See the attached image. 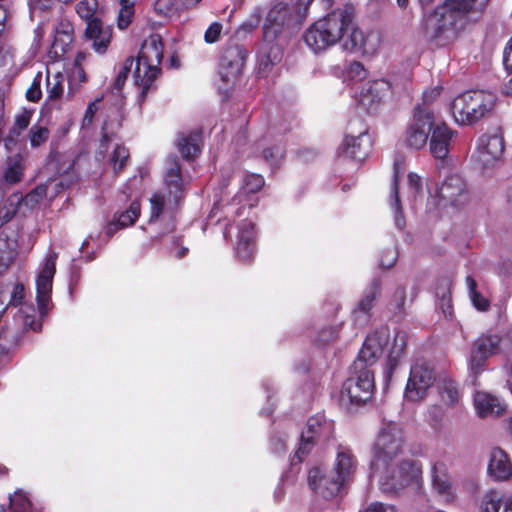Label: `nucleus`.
Wrapping results in <instances>:
<instances>
[{
    "label": "nucleus",
    "instance_id": "obj_1",
    "mask_svg": "<svg viewBox=\"0 0 512 512\" xmlns=\"http://www.w3.org/2000/svg\"><path fill=\"white\" fill-rule=\"evenodd\" d=\"M390 330L387 326L377 327L369 334L358 357L350 367V376L342 384L340 400L343 404L359 406L371 399L375 387L371 367L388 345Z\"/></svg>",
    "mask_w": 512,
    "mask_h": 512
},
{
    "label": "nucleus",
    "instance_id": "obj_2",
    "mask_svg": "<svg viewBox=\"0 0 512 512\" xmlns=\"http://www.w3.org/2000/svg\"><path fill=\"white\" fill-rule=\"evenodd\" d=\"M483 8L488 0H446L425 17L423 30L428 42L445 47L453 42L463 29L467 13L474 3Z\"/></svg>",
    "mask_w": 512,
    "mask_h": 512
},
{
    "label": "nucleus",
    "instance_id": "obj_3",
    "mask_svg": "<svg viewBox=\"0 0 512 512\" xmlns=\"http://www.w3.org/2000/svg\"><path fill=\"white\" fill-rule=\"evenodd\" d=\"M185 184L182 178L181 166L176 156L171 157L170 166L164 177L163 188L150 198L149 224L158 220H167L166 232L174 229V213L184 197Z\"/></svg>",
    "mask_w": 512,
    "mask_h": 512
},
{
    "label": "nucleus",
    "instance_id": "obj_4",
    "mask_svg": "<svg viewBox=\"0 0 512 512\" xmlns=\"http://www.w3.org/2000/svg\"><path fill=\"white\" fill-rule=\"evenodd\" d=\"M357 464L358 462L352 449L347 445L339 444L336 451L333 475L325 476L319 467H313L308 472L309 487L324 498H332L351 479Z\"/></svg>",
    "mask_w": 512,
    "mask_h": 512
},
{
    "label": "nucleus",
    "instance_id": "obj_5",
    "mask_svg": "<svg viewBox=\"0 0 512 512\" xmlns=\"http://www.w3.org/2000/svg\"><path fill=\"white\" fill-rule=\"evenodd\" d=\"M352 14L336 9L314 22L303 34L305 44L315 53L335 45L351 29Z\"/></svg>",
    "mask_w": 512,
    "mask_h": 512
},
{
    "label": "nucleus",
    "instance_id": "obj_6",
    "mask_svg": "<svg viewBox=\"0 0 512 512\" xmlns=\"http://www.w3.org/2000/svg\"><path fill=\"white\" fill-rule=\"evenodd\" d=\"M163 58V43L159 35H151L143 42L135 62L134 84L140 89L139 102L155 89Z\"/></svg>",
    "mask_w": 512,
    "mask_h": 512
},
{
    "label": "nucleus",
    "instance_id": "obj_7",
    "mask_svg": "<svg viewBox=\"0 0 512 512\" xmlns=\"http://www.w3.org/2000/svg\"><path fill=\"white\" fill-rule=\"evenodd\" d=\"M496 96L489 91L468 90L459 94L451 103V112L456 123L471 125L491 112Z\"/></svg>",
    "mask_w": 512,
    "mask_h": 512
},
{
    "label": "nucleus",
    "instance_id": "obj_8",
    "mask_svg": "<svg viewBox=\"0 0 512 512\" xmlns=\"http://www.w3.org/2000/svg\"><path fill=\"white\" fill-rule=\"evenodd\" d=\"M403 431L396 422L383 423L374 444V460L371 463L372 470L376 472L381 465H386L402 451Z\"/></svg>",
    "mask_w": 512,
    "mask_h": 512
},
{
    "label": "nucleus",
    "instance_id": "obj_9",
    "mask_svg": "<svg viewBox=\"0 0 512 512\" xmlns=\"http://www.w3.org/2000/svg\"><path fill=\"white\" fill-rule=\"evenodd\" d=\"M372 137L368 127L361 119H353L349 122L347 133L339 150L346 157L356 161H363L370 153Z\"/></svg>",
    "mask_w": 512,
    "mask_h": 512
},
{
    "label": "nucleus",
    "instance_id": "obj_10",
    "mask_svg": "<svg viewBox=\"0 0 512 512\" xmlns=\"http://www.w3.org/2000/svg\"><path fill=\"white\" fill-rule=\"evenodd\" d=\"M382 466L385 472L380 476L379 486L387 494L397 493L420 475V469L414 460H404L397 466L388 462Z\"/></svg>",
    "mask_w": 512,
    "mask_h": 512
},
{
    "label": "nucleus",
    "instance_id": "obj_11",
    "mask_svg": "<svg viewBox=\"0 0 512 512\" xmlns=\"http://www.w3.org/2000/svg\"><path fill=\"white\" fill-rule=\"evenodd\" d=\"M501 337L498 334H483L472 344L468 368L472 382L477 385L478 376L487 369V360L500 351Z\"/></svg>",
    "mask_w": 512,
    "mask_h": 512
},
{
    "label": "nucleus",
    "instance_id": "obj_12",
    "mask_svg": "<svg viewBox=\"0 0 512 512\" xmlns=\"http://www.w3.org/2000/svg\"><path fill=\"white\" fill-rule=\"evenodd\" d=\"M333 433L334 423L327 419L324 414L318 413L310 417L307 421V429L302 432L299 447L291 460L292 464L295 463L296 459L301 462L304 456L309 453L315 441H326Z\"/></svg>",
    "mask_w": 512,
    "mask_h": 512
},
{
    "label": "nucleus",
    "instance_id": "obj_13",
    "mask_svg": "<svg viewBox=\"0 0 512 512\" xmlns=\"http://www.w3.org/2000/svg\"><path fill=\"white\" fill-rule=\"evenodd\" d=\"M435 380L436 375L430 364L422 359L416 360L410 368L404 399L409 402H418L424 399Z\"/></svg>",
    "mask_w": 512,
    "mask_h": 512
},
{
    "label": "nucleus",
    "instance_id": "obj_14",
    "mask_svg": "<svg viewBox=\"0 0 512 512\" xmlns=\"http://www.w3.org/2000/svg\"><path fill=\"white\" fill-rule=\"evenodd\" d=\"M58 254L50 251L44 257L36 277V301L40 315L47 314L51 305L53 278L56 272Z\"/></svg>",
    "mask_w": 512,
    "mask_h": 512
},
{
    "label": "nucleus",
    "instance_id": "obj_15",
    "mask_svg": "<svg viewBox=\"0 0 512 512\" xmlns=\"http://www.w3.org/2000/svg\"><path fill=\"white\" fill-rule=\"evenodd\" d=\"M433 114L428 107L415 108L413 120L406 130L405 144L408 148L420 150L426 146L433 125Z\"/></svg>",
    "mask_w": 512,
    "mask_h": 512
},
{
    "label": "nucleus",
    "instance_id": "obj_16",
    "mask_svg": "<svg viewBox=\"0 0 512 512\" xmlns=\"http://www.w3.org/2000/svg\"><path fill=\"white\" fill-rule=\"evenodd\" d=\"M247 57V51L242 45H227L222 52L219 62V76L226 85H233L240 77Z\"/></svg>",
    "mask_w": 512,
    "mask_h": 512
},
{
    "label": "nucleus",
    "instance_id": "obj_17",
    "mask_svg": "<svg viewBox=\"0 0 512 512\" xmlns=\"http://www.w3.org/2000/svg\"><path fill=\"white\" fill-rule=\"evenodd\" d=\"M503 151L504 141L501 135L498 133L484 134L478 138L472 158L485 168L499 160Z\"/></svg>",
    "mask_w": 512,
    "mask_h": 512
},
{
    "label": "nucleus",
    "instance_id": "obj_18",
    "mask_svg": "<svg viewBox=\"0 0 512 512\" xmlns=\"http://www.w3.org/2000/svg\"><path fill=\"white\" fill-rule=\"evenodd\" d=\"M457 132L451 129L444 121L437 122L433 115V125L429 131V150L436 159L443 160L447 157L453 137Z\"/></svg>",
    "mask_w": 512,
    "mask_h": 512
},
{
    "label": "nucleus",
    "instance_id": "obj_19",
    "mask_svg": "<svg viewBox=\"0 0 512 512\" xmlns=\"http://www.w3.org/2000/svg\"><path fill=\"white\" fill-rule=\"evenodd\" d=\"M291 22L290 9L283 4L273 6L267 13L263 25V39L272 43Z\"/></svg>",
    "mask_w": 512,
    "mask_h": 512
},
{
    "label": "nucleus",
    "instance_id": "obj_20",
    "mask_svg": "<svg viewBox=\"0 0 512 512\" xmlns=\"http://www.w3.org/2000/svg\"><path fill=\"white\" fill-rule=\"evenodd\" d=\"M439 204L443 206H458L466 199L465 183L461 176L453 174L436 188Z\"/></svg>",
    "mask_w": 512,
    "mask_h": 512
},
{
    "label": "nucleus",
    "instance_id": "obj_21",
    "mask_svg": "<svg viewBox=\"0 0 512 512\" xmlns=\"http://www.w3.org/2000/svg\"><path fill=\"white\" fill-rule=\"evenodd\" d=\"M390 83L385 79H377L367 82L359 97V103L367 109L373 111L376 106L389 94Z\"/></svg>",
    "mask_w": 512,
    "mask_h": 512
},
{
    "label": "nucleus",
    "instance_id": "obj_22",
    "mask_svg": "<svg viewBox=\"0 0 512 512\" xmlns=\"http://www.w3.org/2000/svg\"><path fill=\"white\" fill-rule=\"evenodd\" d=\"M85 36L91 41V46L96 53L104 54L111 41L112 27L104 25L99 19H92L87 23Z\"/></svg>",
    "mask_w": 512,
    "mask_h": 512
},
{
    "label": "nucleus",
    "instance_id": "obj_23",
    "mask_svg": "<svg viewBox=\"0 0 512 512\" xmlns=\"http://www.w3.org/2000/svg\"><path fill=\"white\" fill-rule=\"evenodd\" d=\"M255 229L250 220H243L238 225V234L236 242V254L242 261L252 259L255 253Z\"/></svg>",
    "mask_w": 512,
    "mask_h": 512
},
{
    "label": "nucleus",
    "instance_id": "obj_24",
    "mask_svg": "<svg viewBox=\"0 0 512 512\" xmlns=\"http://www.w3.org/2000/svg\"><path fill=\"white\" fill-rule=\"evenodd\" d=\"M432 487L442 501L450 503L454 500L452 483L443 462H436L432 467Z\"/></svg>",
    "mask_w": 512,
    "mask_h": 512
},
{
    "label": "nucleus",
    "instance_id": "obj_25",
    "mask_svg": "<svg viewBox=\"0 0 512 512\" xmlns=\"http://www.w3.org/2000/svg\"><path fill=\"white\" fill-rule=\"evenodd\" d=\"M380 286V279L374 278L365 290L363 297L353 310V319L356 324L363 325L368 321L369 312L373 307L376 296L379 294Z\"/></svg>",
    "mask_w": 512,
    "mask_h": 512
},
{
    "label": "nucleus",
    "instance_id": "obj_26",
    "mask_svg": "<svg viewBox=\"0 0 512 512\" xmlns=\"http://www.w3.org/2000/svg\"><path fill=\"white\" fill-rule=\"evenodd\" d=\"M380 286V279L374 278L365 290L363 297L353 310V319L356 324L363 325L368 321L369 312L373 307L376 296L379 294Z\"/></svg>",
    "mask_w": 512,
    "mask_h": 512
},
{
    "label": "nucleus",
    "instance_id": "obj_27",
    "mask_svg": "<svg viewBox=\"0 0 512 512\" xmlns=\"http://www.w3.org/2000/svg\"><path fill=\"white\" fill-rule=\"evenodd\" d=\"M488 473L496 481H504L512 476V464L507 454L500 448H494L490 454Z\"/></svg>",
    "mask_w": 512,
    "mask_h": 512
},
{
    "label": "nucleus",
    "instance_id": "obj_28",
    "mask_svg": "<svg viewBox=\"0 0 512 512\" xmlns=\"http://www.w3.org/2000/svg\"><path fill=\"white\" fill-rule=\"evenodd\" d=\"M202 133L194 130L189 133H181L177 139V148L186 160H193L201 152Z\"/></svg>",
    "mask_w": 512,
    "mask_h": 512
},
{
    "label": "nucleus",
    "instance_id": "obj_29",
    "mask_svg": "<svg viewBox=\"0 0 512 512\" xmlns=\"http://www.w3.org/2000/svg\"><path fill=\"white\" fill-rule=\"evenodd\" d=\"M407 345V337L405 333L397 332L394 336L391 349L389 351L386 365L383 371V378L386 384L391 380V377L396 369L399 359L401 358Z\"/></svg>",
    "mask_w": 512,
    "mask_h": 512
},
{
    "label": "nucleus",
    "instance_id": "obj_30",
    "mask_svg": "<svg viewBox=\"0 0 512 512\" xmlns=\"http://www.w3.org/2000/svg\"><path fill=\"white\" fill-rule=\"evenodd\" d=\"M474 407L479 417L498 416L504 411L500 400L487 392H476L474 395Z\"/></svg>",
    "mask_w": 512,
    "mask_h": 512
},
{
    "label": "nucleus",
    "instance_id": "obj_31",
    "mask_svg": "<svg viewBox=\"0 0 512 512\" xmlns=\"http://www.w3.org/2000/svg\"><path fill=\"white\" fill-rule=\"evenodd\" d=\"M276 134L274 129L268 131L267 136L257 142V149L262 148V157L271 165V167L278 166L280 160L283 158L285 149L284 146L279 142L269 147H264L268 140V137H273Z\"/></svg>",
    "mask_w": 512,
    "mask_h": 512
},
{
    "label": "nucleus",
    "instance_id": "obj_32",
    "mask_svg": "<svg viewBox=\"0 0 512 512\" xmlns=\"http://www.w3.org/2000/svg\"><path fill=\"white\" fill-rule=\"evenodd\" d=\"M17 255V241L7 236H0V275L13 263Z\"/></svg>",
    "mask_w": 512,
    "mask_h": 512
},
{
    "label": "nucleus",
    "instance_id": "obj_33",
    "mask_svg": "<svg viewBox=\"0 0 512 512\" xmlns=\"http://www.w3.org/2000/svg\"><path fill=\"white\" fill-rule=\"evenodd\" d=\"M390 206L394 213V221L395 225L399 229H403L405 226V219L402 214V207L399 199V193H398V167L397 163L394 164V176L393 181L391 185V192H390Z\"/></svg>",
    "mask_w": 512,
    "mask_h": 512
},
{
    "label": "nucleus",
    "instance_id": "obj_34",
    "mask_svg": "<svg viewBox=\"0 0 512 512\" xmlns=\"http://www.w3.org/2000/svg\"><path fill=\"white\" fill-rule=\"evenodd\" d=\"M6 165L7 167L3 175L4 182L9 185L20 182L24 173L22 157L20 155L10 156L6 160Z\"/></svg>",
    "mask_w": 512,
    "mask_h": 512
},
{
    "label": "nucleus",
    "instance_id": "obj_35",
    "mask_svg": "<svg viewBox=\"0 0 512 512\" xmlns=\"http://www.w3.org/2000/svg\"><path fill=\"white\" fill-rule=\"evenodd\" d=\"M265 184L264 177L260 174H247L242 180L240 191L233 198L234 202L240 204L242 202V194L257 193Z\"/></svg>",
    "mask_w": 512,
    "mask_h": 512
},
{
    "label": "nucleus",
    "instance_id": "obj_36",
    "mask_svg": "<svg viewBox=\"0 0 512 512\" xmlns=\"http://www.w3.org/2000/svg\"><path fill=\"white\" fill-rule=\"evenodd\" d=\"M439 393L447 405L454 406L459 402L460 393L457 383L451 379H443L439 383Z\"/></svg>",
    "mask_w": 512,
    "mask_h": 512
},
{
    "label": "nucleus",
    "instance_id": "obj_37",
    "mask_svg": "<svg viewBox=\"0 0 512 512\" xmlns=\"http://www.w3.org/2000/svg\"><path fill=\"white\" fill-rule=\"evenodd\" d=\"M64 80L65 77L62 73H56L52 79H50L49 72L46 75V86H47V99L58 100L62 97L64 92Z\"/></svg>",
    "mask_w": 512,
    "mask_h": 512
},
{
    "label": "nucleus",
    "instance_id": "obj_38",
    "mask_svg": "<svg viewBox=\"0 0 512 512\" xmlns=\"http://www.w3.org/2000/svg\"><path fill=\"white\" fill-rule=\"evenodd\" d=\"M466 285L473 306L479 311L488 310L489 301L477 291V283L472 276L466 277Z\"/></svg>",
    "mask_w": 512,
    "mask_h": 512
},
{
    "label": "nucleus",
    "instance_id": "obj_39",
    "mask_svg": "<svg viewBox=\"0 0 512 512\" xmlns=\"http://www.w3.org/2000/svg\"><path fill=\"white\" fill-rule=\"evenodd\" d=\"M141 206L139 201L134 200L131 202L129 208L123 212H121L115 221L122 228L129 227L133 225L138 217L140 216Z\"/></svg>",
    "mask_w": 512,
    "mask_h": 512
},
{
    "label": "nucleus",
    "instance_id": "obj_40",
    "mask_svg": "<svg viewBox=\"0 0 512 512\" xmlns=\"http://www.w3.org/2000/svg\"><path fill=\"white\" fill-rule=\"evenodd\" d=\"M11 512H41L32 509V504L26 493L22 490L15 491L9 496Z\"/></svg>",
    "mask_w": 512,
    "mask_h": 512
},
{
    "label": "nucleus",
    "instance_id": "obj_41",
    "mask_svg": "<svg viewBox=\"0 0 512 512\" xmlns=\"http://www.w3.org/2000/svg\"><path fill=\"white\" fill-rule=\"evenodd\" d=\"M134 16V1L120 0V10L117 17V25L120 29L127 28Z\"/></svg>",
    "mask_w": 512,
    "mask_h": 512
},
{
    "label": "nucleus",
    "instance_id": "obj_42",
    "mask_svg": "<svg viewBox=\"0 0 512 512\" xmlns=\"http://www.w3.org/2000/svg\"><path fill=\"white\" fill-rule=\"evenodd\" d=\"M129 158V151L128 149L120 144H116L113 149V153L110 158V162L113 166V170L115 172L121 170L124 165L126 164L127 160Z\"/></svg>",
    "mask_w": 512,
    "mask_h": 512
},
{
    "label": "nucleus",
    "instance_id": "obj_43",
    "mask_svg": "<svg viewBox=\"0 0 512 512\" xmlns=\"http://www.w3.org/2000/svg\"><path fill=\"white\" fill-rule=\"evenodd\" d=\"M98 8V1L97 0H81L76 5V12L79 15L80 18L87 21H91L92 19H95L93 16Z\"/></svg>",
    "mask_w": 512,
    "mask_h": 512
},
{
    "label": "nucleus",
    "instance_id": "obj_44",
    "mask_svg": "<svg viewBox=\"0 0 512 512\" xmlns=\"http://www.w3.org/2000/svg\"><path fill=\"white\" fill-rule=\"evenodd\" d=\"M49 130L47 127L37 124L32 125L29 129V140L32 147H39L49 138Z\"/></svg>",
    "mask_w": 512,
    "mask_h": 512
},
{
    "label": "nucleus",
    "instance_id": "obj_45",
    "mask_svg": "<svg viewBox=\"0 0 512 512\" xmlns=\"http://www.w3.org/2000/svg\"><path fill=\"white\" fill-rule=\"evenodd\" d=\"M262 18V9L255 7L249 17L241 23L238 29V33H250L256 29Z\"/></svg>",
    "mask_w": 512,
    "mask_h": 512
},
{
    "label": "nucleus",
    "instance_id": "obj_46",
    "mask_svg": "<svg viewBox=\"0 0 512 512\" xmlns=\"http://www.w3.org/2000/svg\"><path fill=\"white\" fill-rule=\"evenodd\" d=\"M134 59L133 57H129L125 60V62L122 64L120 70L118 71L116 78L113 83V87L115 90L120 91L128 77V74L133 66Z\"/></svg>",
    "mask_w": 512,
    "mask_h": 512
},
{
    "label": "nucleus",
    "instance_id": "obj_47",
    "mask_svg": "<svg viewBox=\"0 0 512 512\" xmlns=\"http://www.w3.org/2000/svg\"><path fill=\"white\" fill-rule=\"evenodd\" d=\"M42 79H43L42 72H38L35 75V77L33 78L31 86L26 91V98L28 101L38 102L42 98V90H41Z\"/></svg>",
    "mask_w": 512,
    "mask_h": 512
},
{
    "label": "nucleus",
    "instance_id": "obj_48",
    "mask_svg": "<svg viewBox=\"0 0 512 512\" xmlns=\"http://www.w3.org/2000/svg\"><path fill=\"white\" fill-rule=\"evenodd\" d=\"M82 59V54L79 53L75 59L74 67L69 76V93L73 89V85L75 82L78 84L86 81V73L84 69L80 65V60Z\"/></svg>",
    "mask_w": 512,
    "mask_h": 512
},
{
    "label": "nucleus",
    "instance_id": "obj_49",
    "mask_svg": "<svg viewBox=\"0 0 512 512\" xmlns=\"http://www.w3.org/2000/svg\"><path fill=\"white\" fill-rule=\"evenodd\" d=\"M500 507V498L495 493H489L482 500L480 512H499Z\"/></svg>",
    "mask_w": 512,
    "mask_h": 512
},
{
    "label": "nucleus",
    "instance_id": "obj_50",
    "mask_svg": "<svg viewBox=\"0 0 512 512\" xmlns=\"http://www.w3.org/2000/svg\"><path fill=\"white\" fill-rule=\"evenodd\" d=\"M405 299H406V293L405 289L403 287H398L391 299L390 306L391 310L394 313H402L404 310L405 305Z\"/></svg>",
    "mask_w": 512,
    "mask_h": 512
},
{
    "label": "nucleus",
    "instance_id": "obj_51",
    "mask_svg": "<svg viewBox=\"0 0 512 512\" xmlns=\"http://www.w3.org/2000/svg\"><path fill=\"white\" fill-rule=\"evenodd\" d=\"M222 24L220 22L211 23L204 33V41L207 44H213L217 42L221 36Z\"/></svg>",
    "mask_w": 512,
    "mask_h": 512
},
{
    "label": "nucleus",
    "instance_id": "obj_52",
    "mask_svg": "<svg viewBox=\"0 0 512 512\" xmlns=\"http://www.w3.org/2000/svg\"><path fill=\"white\" fill-rule=\"evenodd\" d=\"M176 0H155L154 10L160 16H168L175 10Z\"/></svg>",
    "mask_w": 512,
    "mask_h": 512
},
{
    "label": "nucleus",
    "instance_id": "obj_53",
    "mask_svg": "<svg viewBox=\"0 0 512 512\" xmlns=\"http://www.w3.org/2000/svg\"><path fill=\"white\" fill-rule=\"evenodd\" d=\"M270 449L273 453L281 455L286 451V435L280 433L270 438Z\"/></svg>",
    "mask_w": 512,
    "mask_h": 512
},
{
    "label": "nucleus",
    "instance_id": "obj_54",
    "mask_svg": "<svg viewBox=\"0 0 512 512\" xmlns=\"http://www.w3.org/2000/svg\"><path fill=\"white\" fill-rule=\"evenodd\" d=\"M338 337V330L336 327H327L319 332L316 339L318 345H325L334 341Z\"/></svg>",
    "mask_w": 512,
    "mask_h": 512
},
{
    "label": "nucleus",
    "instance_id": "obj_55",
    "mask_svg": "<svg viewBox=\"0 0 512 512\" xmlns=\"http://www.w3.org/2000/svg\"><path fill=\"white\" fill-rule=\"evenodd\" d=\"M397 251L393 248L385 250L379 260V265L383 268H391L397 260Z\"/></svg>",
    "mask_w": 512,
    "mask_h": 512
},
{
    "label": "nucleus",
    "instance_id": "obj_56",
    "mask_svg": "<svg viewBox=\"0 0 512 512\" xmlns=\"http://www.w3.org/2000/svg\"><path fill=\"white\" fill-rule=\"evenodd\" d=\"M407 179H408L409 189L411 190L414 197H416L417 195H419L422 192V189H423L422 179L418 174H416L414 172H410L407 175Z\"/></svg>",
    "mask_w": 512,
    "mask_h": 512
},
{
    "label": "nucleus",
    "instance_id": "obj_57",
    "mask_svg": "<svg viewBox=\"0 0 512 512\" xmlns=\"http://www.w3.org/2000/svg\"><path fill=\"white\" fill-rule=\"evenodd\" d=\"M180 243H181V238L173 237V239L171 241V247L169 248L170 253L172 255H174V257L177 259L184 258L189 251V249L187 247H184V246L180 247Z\"/></svg>",
    "mask_w": 512,
    "mask_h": 512
},
{
    "label": "nucleus",
    "instance_id": "obj_58",
    "mask_svg": "<svg viewBox=\"0 0 512 512\" xmlns=\"http://www.w3.org/2000/svg\"><path fill=\"white\" fill-rule=\"evenodd\" d=\"M364 512H396V510L394 505L375 501L370 503Z\"/></svg>",
    "mask_w": 512,
    "mask_h": 512
},
{
    "label": "nucleus",
    "instance_id": "obj_59",
    "mask_svg": "<svg viewBox=\"0 0 512 512\" xmlns=\"http://www.w3.org/2000/svg\"><path fill=\"white\" fill-rule=\"evenodd\" d=\"M110 141H111V137L109 136V134L105 131V128L103 127L101 141L99 144L98 151L96 153L97 159H99L100 157L101 158L105 157V154L107 153L108 148H109Z\"/></svg>",
    "mask_w": 512,
    "mask_h": 512
},
{
    "label": "nucleus",
    "instance_id": "obj_60",
    "mask_svg": "<svg viewBox=\"0 0 512 512\" xmlns=\"http://www.w3.org/2000/svg\"><path fill=\"white\" fill-rule=\"evenodd\" d=\"M279 55L278 53L274 54L273 57L270 55L260 56L259 57V70L260 72H267L271 65L275 64L277 61H279Z\"/></svg>",
    "mask_w": 512,
    "mask_h": 512
},
{
    "label": "nucleus",
    "instance_id": "obj_61",
    "mask_svg": "<svg viewBox=\"0 0 512 512\" xmlns=\"http://www.w3.org/2000/svg\"><path fill=\"white\" fill-rule=\"evenodd\" d=\"M24 285L23 284H16L13 288L12 294H11V300L9 304L18 306L22 303V300L24 298Z\"/></svg>",
    "mask_w": 512,
    "mask_h": 512
},
{
    "label": "nucleus",
    "instance_id": "obj_62",
    "mask_svg": "<svg viewBox=\"0 0 512 512\" xmlns=\"http://www.w3.org/2000/svg\"><path fill=\"white\" fill-rule=\"evenodd\" d=\"M53 0H29L28 6L31 13H35L36 11H46L51 7Z\"/></svg>",
    "mask_w": 512,
    "mask_h": 512
},
{
    "label": "nucleus",
    "instance_id": "obj_63",
    "mask_svg": "<svg viewBox=\"0 0 512 512\" xmlns=\"http://www.w3.org/2000/svg\"><path fill=\"white\" fill-rule=\"evenodd\" d=\"M503 65L508 73L512 72V37L503 51Z\"/></svg>",
    "mask_w": 512,
    "mask_h": 512
},
{
    "label": "nucleus",
    "instance_id": "obj_64",
    "mask_svg": "<svg viewBox=\"0 0 512 512\" xmlns=\"http://www.w3.org/2000/svg\"><path fill=\"white\" fill-rule=\"evenodd\" d=\"M31 116H32L31 112L23 111L21 114L16 116V118H15V126L19 130L26 129L29 126V124H30Z\"/></svg>",
    "mask_w": 512,
    "mask_h": 512
}]
</instances>
